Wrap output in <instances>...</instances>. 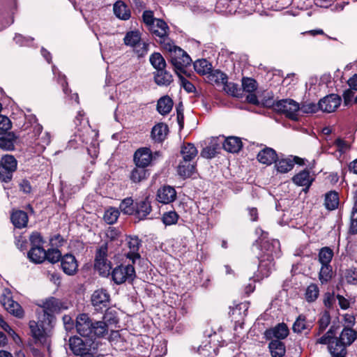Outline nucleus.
<instances>
[{
  "label": "nucleus",
  "mask_w": 357,
  "mask_h": 357,
  "mask_svg": "<svg viewBox=\"0 0 357 357\" xmlns=\"http://www.w3.org/2000/svg\"><path fill=\"white\" fill-rule=\"evenodd\" d=\"M337 326H331L329 330L316 341L317 344H328V350L333 357H346L347 347L351 345L356 339V332L349 328H344L339 338L335 337Z\"/></svg>",
  "instance_id": "nucleus-1"
},
{
  "label": "nucleus",
  "mask_w": 357,
  "mask_h": 357,
  "mask_svg": "<svg viewBox=\"0 0 357 357\" xmlns=\"http://www.w3.org/2000/svg\"><path fill=\"white\" fill-rule=\"evenodd\" d=\"M76 329L82 337H89L91 340L93 337H102L107 333L104 322L95 321L90 319L86 314H81L76 319Z\"/></svg>",
  "instance_id": "nucleus-2"
},
{
  "label": "nucleus",
  "mask_w": 357,
  "mask_h": 357,
  "mask_svg": "<svg viewBox=\"0 0 357 357\" xmlns=\"http://www.w3.org/2000/svg\"><path fill=\"white\" fill-rule=\"evenodd\" d=\"M263 105L266 107L272 108L275 112L284 114L291 120H298L300 106L298 102L292 99L287 98L275 101L270 98L264 100Z\"/></svg>",
  "instance_id": "nucleus-3"
},
{
  "label": "nucleus",
  "mask_w": 357,
  "mask_h": 357,
  "mask_svg": "<svg viewBox=\"0 0 357 357\" xmlns=\"http://www.w3.org/2000/svg\"><path fill=\"white\" fill-rule=\"evenodd\" d=\"M170 48L164 50L170 53V61L176 74L185 73V68L190 66L192 59L190 56L181 47L176 46L174 43H171Z\"/></svg>",
  "instance_id": "nucleus-4"
},
{
  "label": "nucleus",
  "mask_w": 357,
  "mask_h": 357,
  "mask_svg": "<svg viewBox=\"0 0 357 357\" xmlns=\"http://www.w3.org/2000/svg\"><path fill=\"white\" fill-rule=\"evenodd\" d=\"M31 249L27 253L28 259L34 264L43 263L47 257L46 250L43 248L44 241L40 234L33 232L29 237Z\"/></svg>",
  "instance_id": "nucleus-5"
},
{
  "label": "nucleus",
  "mask_w": 357,
  "mask_h": 357,
  "mask_svg": "<svg viewBox=\"0 0 357 357\" xmlns=\"http://www.w3.org/2000/svg\"><path fill=\"white\" fill-rule=\"evenodd\" d=\"M123 43L126 46L132 47L139 57H143L148 53L149 45L142 40L139 31L127 32L123 38Z\"/></svg>",
  "instance_id": "nucleus-6"
},
{
  "label": "nucleus",
  "mask_w": 357,
  "mask_h": 357,
  "mask_svg": "<svg viewBox=\"0 0 357 357\" xmlns=\"http://www.w3.org/2000/svg\"><path fill=\"white\" fill-rule=\"evenodd\" d=\"M149 31L154 38L165 48H170L173 41L169 38V28L167 24L161 19L155 21V24L151 26Z\"/></svg>",
  "instance_id": "nucleus-7"
},
{
  "label": "nucleus",
  "mask_w": 357,
  "mask_h": 357,
  "mask_svg": "<svg viewBox=\"0 0 357 357\" xmlns=\"http://www.w3.org/2000/svg\"><path fill=\"white\" fill-rule=\"evenodd\" d=\"M108 245L107 243L101 245L96 252L94 268L99 274L107 277L110 274L112 263L107 259Z\"/></svg>",
  "instance_id": "nucleus-8"
},
{
  "label": "nucleus",
  "mask_w": 357,
  "mask_h": 357,
  "mask_svg": "<svg viewBox=\"0 0 357 357\" xmlns=\"http://www.w3.org/2000/svg\"><path fill=\"white\" fill-rule=\"evenodd\" d=\"M29 326L35 342L43 344L46 343L51 324H48L47 321L45 322V319L39 317L38 321H30Z\"/></svg>",
  "instance_id": "nucleus-9"
},
{
  "label": "nucleus",
  "mask_w": 357,
  "mask_h": 357,
  "mask_svg": "<svg viewBox=\"0 0 357 357\" xmlns=\"http://www.w3.org/2000/svg\"><path fill=\"white\" fill-rule=\"evenodd\" d=\"M111 275L115 284H121L126 282H132L135 278V271L131 264H121L113 269Z\"/></svg>",
  "instance_id": "nucleus-10"
},
{
  "label": "nucleus",
  "mask_w": 357,
  "mask_h": 357,
  "mask_svg": "<svg viewBox=\"0 0 357 357\" xmlns=\"http://www.w3.org/2000/svg\"><path fill=\"white\" fill-rule=\"evenodd\" d=\"M0 302L5 310L12 315L17 318L23 317L24 310L21 305L13 299L12 292L9 289L5 288L3 290Z\"/></svg>",
  "instance_id": "nucleus-11"
},
{
  "label": "nucleus",
  "mask_w": 357,
  "mask_h": 357,
  "mask_svg": "<svg viewBox=\"0 0 357 357\" xmlns=\"http://www.w3.org/2000/svg\"><path fill=\"white\" fill-rule=\"evenodd\" d=\"M17 162L14 156L5 155L2 157L0 163V180L8 183L11 181L13 174L17 169Z\"/></svg>",
  "instance_id": "nucleus-12"
},
{
  "label": "nucleus",
  "mask_w": 357,
  "mask_h": 357,
  "mask_svg": "<svg viewBox=\"0 0 357 357\" xmlns=\"http://www.w3.org/2000/svg\"><path fill=\"white\" fill-rule=\"evenodd\" d=\"M61 304L60 301L55 298H50L46 300L42 305L43 318L45 319V322L52 324L54 319L53 314L60 312Z\"/></svg>",
  "instance_id": "nucleus-13"
},
{
  "label": "nucleus",
  "mask_w": 357,
  "mask_h": 357,
  "mask_svg": "<svg viewBox=\"0 0 357 357\" xmlns=\"http://www.w3.org/2000/svg\"><path fill=\"white\" fill-rule=\"evenodd\" d=\"M109 301V294L104 289H98L94 291L91 296V303L96 311H101L103 308H107Z\"/></svg>",
  "instance_id": "nucleus-14"
},
{
  "label": "nucleus",
  "mask_w": 357,
  "mask_h": 357,
  "mask_svg": "<svg viewBox=\"0 0 357 357\" xmlns=\"http://www.w3.org/2000/svg\"><path fill=\"white\" fill-rule=\"evenodd\" d=\"M154 156L149 148L138 149L134 153L133 160L135 166L147 167L151 164Z\"/></svg>",
  "instance_id": "nucleus-15"
},
{
  "label": "nucleus",
  "mask_w": 357,
  "mask_h": 357,
  "mask_svg": "<svg viewBox=\"0 0 357 357\" xmlns=\"http://www.w3.org/2000/svg\"><path fill=\"white\" fill-rule=\"evenodd\" d=\"M273 259L261 255L258 267V273L254 275V281H259L268 277L274 268Z\"/></svg>",
  "instance_id": "nucleus-16"
},
{
  "label": "nucleus",
  "mask_w": 357,
  "mask_h": 357,
  "mask_svg": "<svg viewBox=\"0 0 357 357\" xmlns=\"http://www.w3.org/2000/svg\"><path fill=\"white\" fill-rule=\"evenodd\" d=\"M294 164H298L300 165H304V160L298 156L282 158L278 160H276L275 167L278 172L284 174L291 170Z\"/></svg>",
  "instance_id": "nucleus-17"
},
{
  "label": "nucleus",
  "mask_w": 357,
  "mask_h": 357,
  "mask_svg": "<svg viewBox=\"0 0 357 357\" xmlns=\"http://www.w3.org/2000/svg\"><path fill=\"white\" fill-rule=\"evenodd\" d=\"M341 98L336 94H330L319 101L320 110L331 113L334 112L340 105Z\"/></svg>",
  "instance_id": "nucleus-18"
},
{
  "label": "nucleus",
  "mask_w": 357,
  "mask_h": 357,
  "mask_svg": "<svg viewBox=\"0 0 357 357\" xmlns=\"http://www.w3.org/2000/svg\"><path fill=\"white\" fill-rule=\"evenodd\" d=\"M261 255H265V257L272 258L279 257L280 252V243L277 239H272L271 241H265L262 242Z\"/></svg>",
  "instance_id": "nucleus-19"
},
{
  "label": "nucleus",
  "mask_w": 357,
  "mask_h": 357,
  "mask_svg": "<svg viewBox=\"0 0 357 357\" xmlns=\"http://www.w3.org/2000/svg\"><path fill=\"white\" fill-rule=\"evenodd\" d=\"M151 211V202L148 198H145L135 203L133 215L138 220H142L146 218Z\"/></svg>",
  "instance_id": "nucleus-20"
},
{
  "label": "nucleus",
  "mask_w": 357,
  "mask_h": 357,
  "mask_svg": "<svg viewBox=\"0 0 357 357\" xmlns=\"http://www.w3.org/2000/svg\"><path fill=\"white\" fill-rule=\"evenodd\" d=\"M176 198V192L173 187L164 185L159 188L156 195V199L164 204L173 202Z\"/></svg>",
  "instance_id": "nucleus-21"
},
{
  "label": "nucleus",
  "mask_w": 357,
  "mask_h": 357,
  "mask_svg": "<svg viewBox=\"0 0 357 357\" xmlns=\"http://www.w3.org/2000/svg\"><path fill=\"white\" fill-rule=\"evenodd\" d=\"M61 266L63 272L68 275H73L77 271V261L75 257L70 254L65 255L61 258Z\"/></svg>",
  "instance_id": "nucleus-22"
},
{
  "label": "nucleus",
  "mask_w": 357,
  "mask_h": 357,
  "mask_svg": "<svg viewBox=\"0 0 357 357\" xmlns=\"http://www.w3.org/2000/svg\"><path fill=\"white\" fill-rule=\"evenodd\" d=\"M69 346L73 354L77 356L83 355L90 350L88 348L89 343L76 336L70 338Z\"/></svg>",
  "instance_id": "nucleus-23"
},
{
  "label": "nucleus",
  "mask_w": 357,
  "mask_h": 357,
  "mask_svg": "<svg viewBox=\"0 0 357 357\" xmlns=\"http://www.w3.org/2000/svg\"><path fill=\"white\" fill-rule=\"evenodd\" d=\"M289 334L288 327L285 324H279L274 328L268 329L265 331V336L268 340L275 337L276 340L284 339Z\"/></svg>",
  "instance_id": "nucleus-24"
},
{
  "label": "nucleus",
  "mask_w": 357,
  "mask_h": 357,
  "mask_svg": "<svg viewBox=\"0 0 357 357\" xmlns=\"http://www.w3.org/2000/svg\"><path fill=\"white\" fill-rule=\"evenodd\" d=\"M314 181V177L307 169H304L294 175L292 181L298 186H303L306 190L309 189Z\"/></svg>",
  "instance_id": "nucleus-25"
},
{
  "label": "nucleus",
  "mask_w": 357,
  "mask_h": 357,
  "mask_svg": "<svg viewBox=\"0 0 357 357\" xmlns=\"http://www.w3.org/2000/svg\"><path fill=\"white\" fill-rule=\"evenodd\" d=\"M141 245V241L137 236H130L128 239V246L130 251L126 254L128 258H129L134 263L135 261L140 258L139 254V249Z\"/></svg>",
  "instance_id": "nucleus-26"
},
{
  "label": "nucleus",
  "mask_w": 357,
  "mask_h": 357,
  "mask_svg": "<svg viewBox=\"0 0 357 357\" xmlns=\"http://www.w3.org/2000/svg\"><path fill=\"white\" fill-rule=\"evenodd\" d=\"M276 151L269 147H265L257 154V160L259 162L270 165L273 162H275L277 159Z\"/></svg>",
  "instance_id": "nucleus-27"
},
{
  "label": "nucleus",
  "mask_w": 357,
  "mask_h": 357,
  "mask_svg": "<svg viewBox=\"0 0 357 357\" xmlns=\"http://www.w3.org/2000/svg\"><path fill=\"white\" fill-rule=\"evenodd\" d=\"M312 327V322L307 321L304 315L301 314L294 321L292 329L294 333H301L309 332Z\"/></svg>",
  "instance_id": "nucleus-28"
},
{
  "label": "nucleus",
  "mask_w": 357,
  "mask_h": 357,
  "mask_svg": "<svg viewBox=\"0 0 357 357\" xmlns=\"http://www.w3.org/2000/svg\"><path fill=\"white\" fill-rule=\"evenodd\" d=\"M197 148L193 144L188 143L181 147V154L182 155L184 163L187 162H195L194 160L197 155Z\"/></svg>",
  "instance_id": "nucleus-29"
},
{
  "label": "nucleus",
  "mask_w": 357,
  "mask_h": 357,
  "mask_svg": "<svg viewBox=\"0 0 357 357\" xmlns=\"http://www.w3.org/2000/svg\"><path fill=\"white\" fill-rule=\"evenodd\" d=\"M168 127L166 124L160 123L156 124L151 130V137L157 142H161L166 138Z\"/></svg>",
  "instance_id": "nucleus-30"
},
{
  "label": "nucleus",
  "mask_w": 357,
  "mask_h": 357,
  "mask_svg": "<svg viewBox=\"0 0 357 357\" xmlns=\"http://www.w3.org/2000/svg\"><path fill=\"white\" fill-rule=\"evenodd\" d=\"M155 82L158 86H168L173 81L172 75L165 68L157 70L154 73Z\"/></svg>",
  "instance_id": "nucleus-31"
},
{
  "label": "nucleus",
  "mask_w": 357,
  "mask_h": 357,
  "mask_svg": "<svg viewBox=\"0 0 357 357\" xmlns=\"http://www.w3.org/2000/svg\"><path fill=\"white\" fill-rule=\"evenodd\" d=\"M223 148L228 152L238 153L242 148V142L238 137H229L225 140Z\"/></svg>",
  "instance_id": "nucleus-32"
},
{
  "label": "nucleus",
  "mask_w": 357,
  "mask_h": 357,
  "mask_svg": "<svg viewBox=\"0 0 357 357\" xmlns=\"http://www.w3.org/2000/svg\"><path fill=\"white\" fill-rule=\"evenodd\" d=\"M114 15L119 19L126 20L130 17V13L126 4L121 1H118L113 7Z\"/></svg>",
  "instance_id": "nucleus-33"
},
{
  "label": "nucleus",
  "mask_w": 357,
  "mask_h": 357,
  "mask_svg": "<svg viewBox=\"0 0 357 357\" xmlns=\"http://www.w3.org/2000/svg\"><path fill=\"white\" fill-rule=\"evenodd\" d=\"M10 218L13 224L17 228L26 227L28 222V215L26 213L20 210L13 212Z\"/></svg>",
  "instance_id": "nucleus-34"
},
{
  "label": "nucleus",
  "mask_w": 357,
  "mask_h": 357,
  "mask_svg": "<svg viewBox=\"0 0 357 357\" xmlns=\"http://www.w3.org/2000/svg\"><path fill=\"white\" fill-rule=\"evenodd\" d=\"M339 205V195L335 191H330L325 195L324 206L329 210L336 209Z\"/></svg>",
  "instance_id": "nucleus-35"
},
{
  "label": "nucleus",
  "mask_w": 357,
  "mask_h": 357,
  "mask_svg": "<svg viewBox=\"0 0 357 357\" xmlns=\"http://www.w3.org/2000/svg\"><path fill=\"white\" fill-rule=\"evenodd\" d=\"M173 107L172 100L167 96L160 98L157 103V110L162 115L169 113Z\"/></svg>",
  "instance_id": "nucleus-36"
},
{
  "label": "nucleus",
  "mask_w": 357,
  "mask_h": 357,
  "mask_svg": "<svg viewBox=\"0 0 357 357\" xmlns=\"http://www.w3.org/2000/svg\"><path fill=\"white\" fill-rule=\"evenodd\" d=\"M149 171L142 167L136 166L130 172V179L133 183H139L147 178Z\"/></svg>",
  "instance_id": "nucleus-37"
},
{
  "label": "nucleus",
  "mask_w": 357,
  "mask_h": 357,
  "mask_svg": "<svg viewBox=\"0 0 357 357\" xmlns=\"http://www.w3.org/2000/svg\"><path fill=\"white\" fill-rule=\"evenodd\" d=\"M195 162H187L184 163L183 161H181L178 166V174L183 178L190 177L195 172Z\"/></svg>",
  "instance_id": "nucleus-38"
},
{
  "label": "nucleus",
  "mask_w": 357,
  "mask_h": 357,
  "mask_svg": "<svg viewBox=\"0 0 357 357\" xmlns=\"http://www.w3.org/2000/svg\"><path fill=\"white\" fill-rule=\"evenodd\" d=\"M268 347L272 357H282L285 354V346L278 340H273Z\"/></svg>",
  "instance_id": "nucleus-39"
},
{
  "label": "nucleus",
  "mask_w": 357,
  "mask_h": 357,
  "mask_svg": "<svg viewBox=\"0 0 357 357\" xmlns=\"http://www.w3.org/2000/svg\"><path fill=\"white\" fill-rule=\"evenodd\" d=\"M195 70L200 75H207L212 73V65L206 59H198L194 63Z\"/></svg>",
  "instance_id": "nucleus-40"
},
{
  "label": "nucleus",
  "mask_w": 357,
  "mask_h": 357,
  "mask_svg": "<svg viewBox=\"0 0 357 357\" xmlns=\"http://www.w3.org/2000/svg\"><path fill=\"white\" fill-rule=\"evenodd\" d=\"M331 323V315L329 312L326 310H324L319 314V318L317 321L318 324V333L317 335H319L322 333L326 328L329 326Z\"/></svg>",
  "instance_id": "nucleus-41"
},
{
  "label": "nucleus",
  "mask_w": 357,
  "mask_h": 357,
  "mask_svg": "<svg viewBox=\"0 0 357 357\" xmlns=\"http://www.w3.org/2000/svg\"><path fill=\"white\" fill-rule=\"evenodd\" d=\"M149 61L156 71L166 67L165 60L160 53L155 52L152 54Z\"/></svg>",
  "instance_id": "nucleus-42"
},
{
  "label": "nucleus",
  "mask_w": 357,
  "mask_h": 357,
  "mask_svg": "<svg viewBox=\"0 0 357 357\" xmlns=\"http://www.w3.org/2000/svg\"><path fill=\"white\" fill-rule=\"evenodd\" d=\"M333 257V252L328 247L322 248L319 252V261L321 264H330Z\"/></svg>",
  "instance_id": "nucleus-43"
},
{
  "label": "nucleus",
  "mask_w": 357,
  "mask_h": 357,
  "mask_svg": "<svg viewBox=\"0 0 357 357\" xmlns=\"http://www.w3.org/2000/svg\"><path fill=\"white\" fill-rule=\"evenodd\" d=\"M100 321L105 323V328L108 330L109 325L116 324L119 321L116 312L113 310L107 309L103 316V320Z\"/></svg>",
  "instance_id": "nucleus-44"
},
{
  "label": "nucleus",
  "mask_w": 357,
  "mask_h": 357,
  "mask_svg": "<svg viewBox=\"0 0 357 357\" xmlns=\"http://www.w3.org/2000/svg\"><path fill=\"white\" fill-rule=\"evenodd\" d=\"M121 211L126 215H133L135 205L133 199L131 197H127L123 199L119 205Z\"/></svg>",
  "instance_id": "nucleus-45"
},
{
  "label": "nucleus",
  "mask_w": 357,
  "mask_h": 357,
  "mask_svg": "<svg viewBox=\"0 0 357 357\" xmlns=\"http://www.w3.org/2000/svg\"><path fill=\"white\" fill-rule=\"evenodd\" d=\"M332 266L331 264H321L319 279L322 284L328 282L332 278Z\"/></svg>",
  "instance_id": "nucleus-46"
},
{
  "label": "nucleus",
  "mask_w": 357,
  "mask_h": 357,
  "mask_svg": "<svg viewBox=\"0 0 357 357\" xmlns=\"http://www.w3.org/2000/svg\"><path fill=\"white\" fill-rule=\"evenodd\" d=\"M319 289L317 284H310L305 291V299L307 302L314 301L319 296Z\"/></svg>",
  "instance_id": "nucleus-47"
},
{
  "label": "nucleus",
  "mask_w": 357,
  "mask_h": 357,
  "mask_svg": "<svg viewBox=\"0 0 357 357\" xmlns=\"http://www.w3.org/2000/svg\"><path fill=\"white\" fill-rule=\"evenodd\" d=\"M119 216V211L115 208H109L104 214V220L109 225L115 223Z\"/></svg>",
  "instance_id": "nucleus-48"
},
{
  "label": "nucleus",
  "mask_w": 357,
  "mask_h": 357,
  "mask_svg": "<svg viewBox=\"0 0 357 357\" xmlns=\"http://www.w3.org/2000/svg\"><path fill=\"white\" fill-rule=\"evenodd\" d=\"M224 90L234 97L241 98L242 96V91L236 84L227 82L224 85Z\"/></svg>",
  "instance_id": "nucleus-49"
},
{
  "label": "nucleus",
  "mask_w": 357,
  "mask_h": 357,
  "mask_svg": "<svg viewBox=\"0 0 357 357\" xmlns=\"http://www.w3.org/2000/svg\"><path fill=\"white\" fill-rule=\"evenodd\" d=\"M178 218V215L175 211H168L162 215V220L166 226H169L176 224Z\"/></svg>",
  "instance_id": "nucleus-50"
},
{
  "label": "nucleus",
  "mask_w": 357,
  "mask_h": 357,
  "mask_svg": "<svg viewBox=\"0 0 357 357\" xmlns=\"http://www.w3.org/2000/svg\"><path fill=\"white\" fill-rule=\"evenodd\" d=\"M242 87L244 91L253 93L257 89V83L252 78L243 77L242 79Z\"/></svg>",
  "instance_id": "nucleus-51"
},
{
  "label": "nucleus",
  "mask_w": 357,
  "mask_h": 357,
  "mask_svg": "<svg viewBox=\"0 0 357 357\" xmlns=\"http://www.w3.org/2000/svg\"><path fill=\"white\" fill-rule=\"evenodd\" d=\"M36 144L40 146L41 151H43L50 144L51 135L48 132H44L39 137L36 138Z\"/></svg>",
  "instance_id": "nucleus-52"
},
{
  "label": "nucleus",
  "mask_w": 357,
  "mask_h": 357,
  "mask_svg": "<svg viewBox=\"0 0 357 357\" xmlns=\"http://www.w3.org/2000/svg\"><path fill=\"white\" fill-rule=\"evenodd\" d=\"M47 255L46 259L54 264L59 261L60 259L61 260V253L58 249H49L45 252Z\"/></svg>",
  "instance_id": "nucleus-53"
},
{
  "label": "nucleus",
  "mask_w": 357,
  "mask_h": 357,
  "mask_svg": "<svg viewBox=\"0 0 357 357\" xmlns=\"http://www.w3.org/2000/svg\"><path fill=\"white\" fill-rule=\"evenodd\" d=\"M320 110L319 104H314L313 102L305 103L301 105L299 109V112L303 114H313Z\"/></svg>",
  "instance_id": "nucleus-54"
},
{
  "label": "nucleus",
  "mask_w": 357,
  "mask_h": 357,
  "mask_svg": "<svg viewBox=\"0 0 357 357\" xmlns=\"http://www.w3.org/2000/svg\"><path fill=\"white\" fill-rule=\"evenodd\" d=\"M183 73L177 74L181 86L188 93L195 92L196 89L195 86L188 81L185 77L182 75Z\"/></svg>",
  "instance_id": "nucleus-55"
},
{
  "label": "nucleus",
  "mask_w": 357,
  "mask_h": 357,
  "mask_svg": "<svg viewBox=\"0 0 357 357\" xmlns=\"http://www.w3.org/2000/svg\"><path fill=\"white\" fill-rule=\"evenodd\" d=\"M142 18L144 22L148 26L149 30L150 29L151 26H153L155 24V21L159 20L154 17L153 13L151 10L144 11Z\"/></svg>",
  "instance_id": "nucleus-56"
},
{
  "label": "nucleus",
  "mask_w": 357,
  "mask_h": 357,
  "mask_svg": "<svg viewBox=\"0 0 357 357\" xmlns=\"http://www.w3.org/2000/svg\"><path fill=\"white\" fill-rule=\"evenodd\" d=\"M217 153V146L215 144L208 146L201 151V155L205 158H212Z\"/></svg>",
  "instance_id": "nucleus-57"
},
{
  "label": "nucleus",
  "mask_w": 357,
  "mask_h": 357,
  "mask_svg": "<svg viewBox=\"0 0 357 357\" xmlns=\"http://www.w3.org/2000/svg\"><path fill=\"white\" fill-rule=\"evenodd\" d=\"M52 72L54 75L58 73L59 77L58 82L61 84L63 87V91L65 94L68 93V89L67 88V82L66 81V76L64 75H61V73L59 71L58 68L55 66H52Z\"/></svg>",
  "instance_id": "nucleus-58"
},
{
  "label": "nucleus",
  "mask_w": 357,
  "mask_h": 357,
  "mask_svg": "<svg viewBox=\"0 0 357 357\" xmlns=\"http://www.w3.org/2000/svg\"><path fill=\"white\" fill-rule=\"evenodd\" d=\"M210 75L217 83H222L225 85L227 82V76L226 74L220 70H215L214 72L212 71V73H210Z\"/></svg>",
  "instance_id": "nucleus-59"
},
{
  "label": "nucleus",
  "mask_w": 357,
  "mask_h": 357,
  "mask_svg": "<svg viewBox=\"0 0 357 357\" xmlns=\"http://www.w3.org/2000/svg\"><path fill=\"white\" fill-rule=\"evenodd\" d=\"M345 280L347 283L356 284L357 283V271L355 269H349L345 273Z\"/></svg>",
  "instance_id": "nucleus-60"
},
{
  "label": "nucleus",
  "mask_w": 357,
  "mask_h": 357,
  "mask_svg": "<svg viewBox=\"0 0 357 357\" xmlns=\"http://www.w3.org/2000/svg\"><path fill=\"white\" fill-rule=\"evenodd\" d=\"M79 142L88 144L89 141H88V139L84 136V135H79V137H77V135H75L74 138L69 140L68 144L70 147L75 149L79 144Z\"/></svg>",
  "instance_id": "nucleus-61"
},
{
  "label": "nucleus",
  "mask_w": 357,
  "mask_h": 357,
  "mask_svg": "<svg viewBox=\"0 0 357 357\" xmlns=\"http://www.w3.org/2000/svg\"><path fill=\"white\" fill-rule=\"evenodd\" d=\"M11 128V122L10 119L6 116L0 114V130L6 132Z\"/></svg>",
  "instance_id": "nucleus-62"
},
{
  "label": "nucleus",
  "mask_w": 357,
  "mask_h": 357,
  "mask_svg": "<svg viewBox=\"0 0 357 357\" xmlns=\"http://www.w3.org/2000/svg\"><path fill=\"white\" fill-rule=\"evenodd\" d=\"M0 149L6 151L13 150L14 144L10 139L1 137L0 138Z\"/></svg>",
  "instance_id": "nucleus-63"
},
{
  "label": "nucleus",
  "mask_w": 357,
  "mask_h": 357,
  "mask_svg": "<svg viewBox=\"0 0 357 357\" xmlns=\"http://www.w3.org/2000/svg\"><path fill=\"white\" fill-rule=\"evenodd\" d=\"M27 240L22 236H19L15 238V245L21 251L25 250L27 248Z\"/></svg>",
  "instance_id": "nucleus-64"
}]
</instances>
